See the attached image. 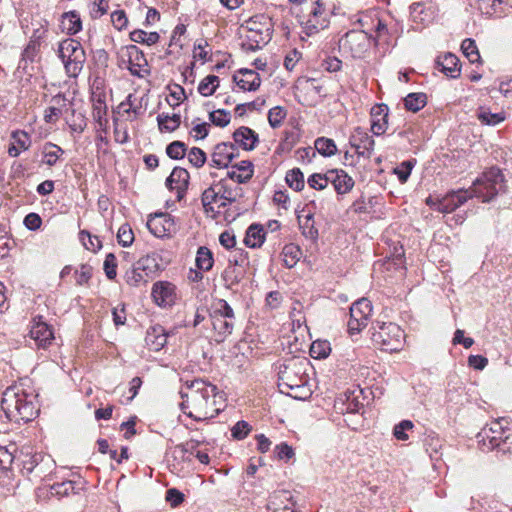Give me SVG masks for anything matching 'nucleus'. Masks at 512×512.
<instances>
[{
    "mask_svg": "<svg viewBox=\"0 0 512 512\" xmlns=\"http://www.w3.org/2000/svg\"><path fill=\"white\" fill-rule=\"evenodd\" d=\"M55 466L54 460L49 455L43 454V461H39L34 471V476L40 479L46 477Z\"/></svg>",
    "mask_w": 512,
    "mask_h": 512,
    "instance_id": "56",
    "label": "nucleus"
},
{
    "mask_svg": "<svg viewBox=\"0 0 512 512\" xmlns=\"http://www.w3.org/2000/svg\"><path fill=\"white\" fill-rule=\"evenodd\" d=\"M145 342L150 350H161L167 343V334L165 329L160 325L149 328L145 337Z\"/></svg>",
    "mask_w": 512,
    "mask_h": 512,
    "instance_id": "27",
    "label": "nucleus"
},
{
    "mask_svg": "<svg viewBox=\"0 0 512 512\" xmlns=\"http://www.w3.org/2000/svg\"><path fill=\"white\" fill-rule=\"evenodd\" d=\"M504 188V176L500 169L492 167L477 178L468 192L473 193V197L480 198L483 202H490Z\"/></svg>",
    "mask_w": 512,
    "mask_h": 512,
    "instance_id": "6",
    "label": "nucleus"
},
{
    "mask_svg": "<svg viewBox=\"0 0 512 512\" xmlns=\"http://www.w3.org/2000/svg\"><path fill=\"white\" fill-rule=\"evenodd\" d=\"M315 149L324 157H331L336 154L337 146L334 140L326 137H319L314 143Z\"/></svg>",
    "mask_w": 512,
    "mask_h": 512,
    "instance_id": "44",
    "label": "nucleus"
},
{
    "mask_svg": "<svg viewBox=\"0 0 512 512\" xmlns=\"http://www.w3.org/2000/svg\"><path fill=\"white\" fill-rule=\"evenodd\" d=\"M238 156V148L233 143H219L211 156L214 167L226 168Z\"/></svg>",
    "mask_w": 512,
    "mask_h": 512,
    "instance_id": "16",
    "label": "nucleus"
},
{
    "mask_svg": "<svg viewBox=\"0 0 512 512\" xmlns=\"http://www.w3.org/2000/svg\"><path fill=\"white\" fill-rule=\"evenodd\" d=\"M147 227L158 238L170 236L177 230L174 218L168 213H158L151 216L147 221Z\"/></svg>",
    "mask_w": 512,
    "mask_h": 512,
    "instance_id": "13",
    "label": "nucleus"
},
{
    "mask_svg": "<svg viewBox=\"0 0 512 512\" xmlns=\"http://www.w3.org/2000/svg\"><path fill=\"white\" fill-rule=\"evenodd\" d=\"M212 321L213 329L219 336L225 339L231 335L234 329L235 318H221L217 316H210Z\"/></svg>",
    "mask_w": 512,
    "mask_h": 512,
    "instance_id": "37",
    "label": "nucleus"
},
{
    "mask_svg": "<svg viewBox=\"0 0 512 512\" xmlns=\"http://www.w3.org/2000/svg\"><path fill=\"white\" fill-rule=\"evenodd\" d=\"M471 198H473V193L468 192L467 189L450 191L435 202V210L444 214L451 213Z\"/></svg>",
    "mask_w": 512,
    "mask_h": 512,
    "instance_id": "11",
    "label": "nucleus"
},
{
    "mask_svg": "<svg viewBox=\"0 0 512 512\" xmlns=\"http://www.w3.org/2000/svg\"><path fill=\"white\" fill-rule=\"evenodd\" d=\"M188 160L194 167L200 168L206 162V154L202 149L193 147L188 153Z\"/></svg>",
    "mask_w": 512,
    "mask_h": 512,
    "instance_id": "64",
    "label": "nucleus"
},
{
    "mask_svg": "<svg viewBox=\"0 0 512 512\" xmlns=\"http://www.w3.org/2000/svg\"><path fill=\"white\" fill-rule=\"evenodd\" d=\"M210 316H217L221 318H235L233 308L224 299H219L210 313Z\"/></svg>",
    "mask_w": 512,
    "mask_h": 512,
    "instance_id": "51",
    "label": "nucleus"
},
{
    "mask_svg": "<svg viewBox=\"0 0 512 512\" xmlns=\"http://www.w3.org/2000/svg\"><path fill=\"white\" fill-rule=\"evenodd\" d=\"M349 142L359 156L371 157L375 141L363 128L356 127L350 136Z\"/></svg>",
    "mask_w": 512,
    "mask_h": 512,
    "instance_id": "14",
    "label": "nucleus"
},
{
    "mask_svg": "<svg viewBox=\"0 0 512 512\" xmlns=\"http://www.w3.org/2000/svg\"><path fill=\"white\" fill-rule=\"evenodd\" d=\"M151 295L158 306H171L175 302V286L167 281L156 282L153 284Z\"/></svg>",
    "mask_w": 512,
    "mask_h": 512,
    "instance_id": "18",
    "label": "nucleus"
},
{
    "mask_svg": "<svg viewBox=\"0 0 512 512\" xmlns=\"http://www.w3.org/2000/svg\"><path fill=\"white\" fill-rule=\"evenodd\" d=\"M300 228L305 238L310 240H316L318 238V230L314 226V220L311 214L307 215L304 221H300Z\"/></svg>",
    "mask_w": 512,
    "mask_h": 512,
    "instance_id": "57",
    "label": "nucleus"
},
{
    "mask_svg": "<svg viewBox=\"0 0 512 512\" xmlns=\"http://www.w3.org/2000/svg\"><path fill=\"white\" fill-rule=\"evenodd\" d=\"M40 51V45L29 41L27 46L22 52V57L19 62V68L27 70L28 65L32 64Z\"/></svg>",
    "mask_w": 512,
    "mask_h": 512,
    "instance_id": "42",
    "label": "nucleus"
},
{
    "mask_svg": "<svg viewBox=\"0 0 512 512\" xmlns=\"http://www.w3.org/2000/svg\"><path fill=\"white\" fill-rule=\"evenodd\" d=\"M461 49L471 63H476L480 60V54L473 39L467 38L463 40Z\"/></svg>",
    "mask_w": 512,
    "mask_h": 512,
    "instance_id": "52",
    "label": "nucleus"
},
{
    "mask_svg": "<svg viewBox=\"0 0 512 512\" xmlns=\"http://www.w3.org/2000/svg\"><path fill=\"white\" fill-rule=\"evenodd\" d=\"M340 43L344 49L351 52L353 57H361L369 47V35L363 30H350Z\"/></svg>",
    "mask_w": 512,
    "mask_h": 512,
    "instance_id": "12",
    "label": "nucleus"
},
{
    "mask_svg": "<svg viewBox=\"0 0 512 512\" xmlns=\"http://www.w3.org/2000/svg\"><path fill=\"white\" fill-rule=\"evenodd\" d=\"M404 106L408 111L418 112L425 107L427 97L424 93H410L404 98Z\"/></svg>",
    "mask_w": 512,
    "mask_h": 512,
    "instance_id": "40",
    "label": "nucleus"
},
{
    "mask_svg": "<svg viewBox=\"0 0 512 512\" xmlns=\"http://www.w3.org/2000/svg\"><path fill=\"white\" fill-rule=\"evenodd\" d=\"M265 239V232L262 226L258 224H252L248 227L244 238V243L250 248L260 247Z\"/></svg>",
    "mask_w": 512,
    "mask_h": 512,
    "instance_id": "34",
    "label": "nucleus"
},
{
    "mask_svg": "<svg viewBox=\"0 0 512 512\" xmlns=\"http://www.w3.org/2000/svg\"><path fill=\"white\" fill-rule=\"evenodd\" d=\"M253 174V163L249 160H243L232 165L231 170L227 172V177L241 184L248 182L253 177Z\"/></svg>",
    "mask_w": 512,
    "mask_h": 512,
    "instance_id": "25",
    "label": "nucleus"
},
{
    "mask_svg": "<svg viewBox=\"0 0 512 512\" xmlns=\"http://www.w3.org/2000/svg\"><path fill=\"white\" fill-rule=\"evenodd\" d=\"M286 115V109L281 106L271 108L268 112V122L270 126L274 129L280 127Z\"/></svg>",
    "mask_w": 512,
    "mask_h": 512,
    "instance_id": "55",
    "label": "nucleus"
},
{
    "mask_svg": "<svg viewBox=\"0 0 512 512\" xmlns=\"http://www.w3.org/2000/svg\"><path fill=\"white\" fill-rule=\"evenodd\" d=\"M144 98L138 99L134 94H129L124 101L118 105V109L126 114H133L131 120L136 119L143 113V102Z\"/></svg>",
    "mask_w": 512,
    "mask_h": 512,
    "instance_id": "31",
    "label": "nucleus"
},
{
    "mask_svg": "<svg viewBox=\"0 0 512 512\" xmlns=\"http://www.w3.org/2000/svg\"><path fill=\"white\" fill-rule=\"evenodd\" d=\"M106 115H107L106 103L101 98H98L93 103L92 116L100 128L105 127L106 124L108 123Z\"/></svg>",
    "mask_w": 512,
    "mask_h": 512,
    "instance_id": "46",
    "label": "nucleus"
},
{
    "mask_svg": "<svg viewBox=\"0 0 512 512\" xmlns=\"http://www.w3.org/2000/svg\"><path fill=\"white\" fill-rule=\"evenodd\" d=\"M131 41L135 43L146 44L148 46L158 42L159 34L157 32H146L141 29H136L130 33Z\"/></svg>",
    "mask_w": 512,
    "mask_h": 512,
    "instance_id": "45",
    "label": "nucleus"
},
{
    "mask_svg": "<svg viewBox=\"0 0 512 512\" xmlns=\"http://www.w3.org/2000/svg\"><path fill=\"white\" fill-rule=\"evenodd\" d=\"M302 32L312 36L326 29L330 24V12L322 0H313L302 7L298 15Z\"/></svg>",
    "mask_w": 512,
    "mask_h": 512,
    "instance_id": "4",
    "label": "nucleus"
},
{
    "mask_svg": "<svg viewBox=\"0 0 512 512\" xmlns=\"http://www.w3.org/2000/svg\"><path fill=\"white\" fill-rule=\"evenodd\" d=\"M246 28L247 35L241 44L245 51H256L271 40V19L264 14L251 17L246 22Z\"/></svg>",
    "mask_w": 512,
    "mask_h": 512,
    "instance_id": "5",
    "label": "nucleus"
},
{
    "mask_svg": "<svg viewBox=\"0 0 512 512\" xmlns=\"http://www.w3.org/2000/svg\"><path fill=\"white\" fill-rule=\"evenodd\" d=\"M188 392L180 391L183 401L180 408L187 416L194 418L196 421H202L212 416L214 409L215 397L218 389L215 385L208 383L202 379H195L187 384Z\"/></svg>",
    "mask_w": 512,
    "mask_h": 512,
    "instance_id": "1",
    "label": "nucleus"
},
{
    "mask_svg": "<svg viewBox=\"0 0 512 512\" xmlns=\"http://www.w3.org/2000/svg\"><path fill=\"white\" fill-rule=\"evenodd\" d=\"M372 310V303L367 298L358 299L352 304L347 324L350 334L358 333L367 326Z\"/></svg>",
    "mask_w": 512,
    "mask_h": 512,
    "instance_id": "9",
    "label": "nucleus"
},
{
    "mask_svg": "<svg viewBox=\"0 0 512 512\" xmlns=\"http://www.w3.org/2000/svg\"><path fill=\"white\" fill-rule=\"evenodd\" d=\"M219 77L216 75L206 76L198 85V92L202 96H211L219 86Z\"/></svg>",
    "mask_w": 512,
    "mask_h": 512,
    "instance_id": "49",
    "label": "nucleus"
},
{
    "mask_svg": "<svg viewBox=\"0 0 512 512\" xmlns=\"http://www.w3.org/2000/svg\"><path fill=\"white\" fill-rule=\"evenodd\" d=\"M477 118L483 125L496 126L506 119V115L504 112L492 113L488 109L480 108Z\"/></svg>",
    "mask_w": 512,
    "mask_h": 512,
    "instance_id": "39",
    "label": "nucleus"
},
{
    "mask_svg": "<svg viewBox=\"0 0 512 512\" xmlns=\"http://www.w3.org/2000/svg\"><path fill=\"white\" fill-rule=\"evenodd\" d=\"M371 340L373 344L386 352H397L402 349L404 341V332L401 327L395 323H382L378 328H373Z\"/></svg>",
    "mask_w": 512,
    "mask_h": 512,
    "instance_id": "8",
    "label": "nucleus"
},
{
    "mask_svg": "<svg viewBox=\"0 0 512 512\" xmlns=\"http://www.w3.org/2000/svg\"><path fill=\"white\" fill-rule=\"evenodd\" d=\"M307 183L310 188L315 190H323L327 187L328 181V171L325 174L314 173L309 176Z\"/></svg>",
    "mask_w": 512,
    "mask_h": 512,
    "instance_id": "60",
    "label": "nucleus"
},
{
    "mask_svg": "<svg viewBox=\"0 0 512 512\" xmlns=\"http://www.w3.org/2000/svg\"><path fill=\"white\" fill-rule=\"evenodd\" d=\"M295 505L291 492L280 490L269 497L267 508L271 512H294Z\"/></svg>",
    "mask_w": 512,
    "mask_h": 512,
    "instance_id": "19",
    "label": "nucleus"
},
{
    "mask_svg": "<svg viewBox=\"0 0 512 512\" xmlns=\"http://www.w3.org/2000/svg\"><path fill=\"white\" fill-rule=\"evenodd\" d=\"M302 251L299 246L294 244L285 245L283 248L284 265L288 268H292L296 265L301 257Z\"/></svg>",
    "mask_w": 512,
    "mask_h": 512,
    "instance_id": "47",
    "label": "nucleus"
},
{
    "mask_svg": "<svg viewBox=\"0 0 512 512\" xmlns=\"http://www.w3.org/2000/svg\"><path fill=\"white\" fill-rule=\"evenodd\" d=\"M125 281L129 286L139 287L145 285L149 281V277L144 275L142 270L137 269V264L125 273Z\"/></svg>",
    "mask_w": 512,
    "mask_h": 512,
    "instance_id": "43",
    "label": "nucleus"
},
{
    "mask_svg": "<svg viewBox=\"0 0 512 512\" xmlns=\"http://www.w3.org/2000/svg\"><path fill=\"white\" fill-rule=\"evenodd\" d=\"M58 56L69 77H77L86 61V53L82 45L74 39H66L59 43Z\"/></svg>",
    "mask_w": 512,
    "mask_h": 512,
    "instance_id": "7",
    "label": "nucleus"
},
{
    "mask_svg": "<svg viewBox=\"0 0 512 512\" xmlns=\"http://www.w3.org/2000/svg\"><path fill=\"white\" fill-rule=\"evenodd\" d=\"M233 80L243 91H256L261 84L259 74L247 68H241L233 75Z\"/></svg>",
    "mask_w": 512,
    "mask_h": 512,
    "instance_id": "21",
    "label": "nucleus"
},
{
    "mask_svg": "<svg viewBox=\"0 0 512 512\" xmlns=\"http://www.w3.org/2000/svg\"><path fill=\"white\" fill-rule=\"evenodd\" d=\"M63 26L67 30V33L74 35L82 29V23L80 16L75 11H70L63 14Z\"/></svg>",
    "mask_w": 512,
    "mask_h": 512,
    "instance_id": "41",
    "label": "nucleus"
},
{
    "mask_svg": "<svg viewBox=\"0 0 512 512\" xmlns=\"http://www.w3.org/2000/svg\"><path fill=\"white\" fill-rule=\"evenodd\" d=\"M195 262L198 269L203 271L211 270L214 264L211 250L205 246L199 247L197 250Z\"/></svg>",
    "mask_w": 512,
    "mask_h": 512,
    "instance_id": "38",
    "label": "nucleus"
},
{
    "mask_svg": "<svg viewBox=\"0 0 512 512\" xmlns=\"http://www.w3.org/2000/svg\"><path fill=\"white\" fill-rule=\"evenodd\" d=\"M43 461V454L42 453H34L32 455H26L25 459H23V473L26 475L33 474L35 471V468L38 465V462Z\"/></svg>",
    "mask_w": 512,
    "mask_h": 512,
    "instance_id": "59",
    "label": "nucleus"
},
{
    "mask_svg": "<svg viewBox=\"0 0 512 512\" xmlns=\"http://www.w3.org/2000/svg\"><path fill=\"white\" fill-rule=\"evenodd\" d=\"M158 128L160 132H173L177 130L181 124V116L179 114L161 113L157 116Z\"/></svg>",
    "mask_w": 512,
    "mask_h": 512,
    "instance_id": "36",
    "label": "nucleus"
},
{
    "mask_svg": "<svg viewBox=\"0 0 512 512\" xmlns=\"http://www.w3.org/2000/svg\"><path fill=\"white\" fill-rule=\"evenodd\" d=\"M118 243L123 247H129L134 241V234L129 224H123L118 229Z\"/></svg>",
    "mask_w": 512,
    "mask_h": 512,
    "instance_id": "58",
    "label": "nucleus"
},
{
    "mask_svg": "<svg viewBox=\"0 0 512 512\" xmlns=\"http://www.w3.org/2000/svg\"><path fill=\"white\" fill-rule=\"evenodd\" d=\"M251 431V426L248 422L241 420L238 421L231 429V434L234 439L242 440L248 436Z\"/></svg>",
    "mask_w": 512,
    "mask_h": 512,
    "instance_id": "63",
    "label": "nucleus"
},
{
    "mask_svg": "<svg viewBox=\"0 0 512 512\" xmlns=\"http://www.w3.org/2000/svg\"><path fill=\"white\" fill-rule=\"evenodd\" d=\"M187 147L182 141H173L166 147V154L169 158L174 160H180L184 158Z\"/></svg>",
    "mask_w": 512,
    "mask_h": 512,
    "instance_id": "53",
    "label": "nucleus"
},
{
    "mask_svg": "<svg viewBox=\"0 0 512 512\" xmlns=\"http://www.w3.org/2000/svg\"><path fill=\"white\" fill-rule=\"evenodd\" d=\"M30 336L39 347H47L54 339L52 328L42 320L41 316L35 317L30 328Z\"/></svg>",
    "mask_w": 512,
    "mask_h": 512,
    "instance_id": "17",
    "label": "nucleus"
},
{
    "mask_svg": "<svg viewBox=\"0 0 512 512\" xmlns=\"http://www.w3.org/2000/svg\"><path fill=\"white\" fill-rule=\"evenodd\" d=\"M189 179V172L182 167H175L172 170L169 177L166 179V187L170 191L176 192V197L178 201H180L184 197L188 189Z\"/></svg>",
    "mask_w": 512,
    "mask_h": 512,
    "instance_id": "15",
    "label": "nucleus"
},
{
    "mask_svg": "<svg viewBox=\"0 0 512 512\" xmlns=\"http://www.w3.org/2000/svg\"><path fill=\"white\" fill-rule=\"evenodd\" d=\"M10 138L12 142L8 147L7 153L13 158L18 157L21 152L27 151L32 145L31 136L25 130L18 129L12 131Z\"/></svg>",
    "mask_w": 512,
    "mask_h": 512,
    "instance_id": "22",
    "label": "nucleus"
},
{
    "mask_svg": "<svg viewBox=\"0 0 512 512\" xmlns=\"http://www.w3.org/2000/svg\"><path fill=\"white\" fill-rule=\"evenodd\" d=\"M63 154L64 150L60 146L51 142H46L43 146L42 151V163L49 167H52L57 163V161Z\"/></svg>",
    "mask_w": 512,
    "mask_h": 512,
    "instance_id": "35",
    "label": "nucleus"
},
{
    "mask_svg": "<svg viewBox=\"0 0 512 512\" xmlns=\"http://www.w3.org/2000/svg\"><path fill=\"white\" fill-rule=\"evenodd\" d=\"M229 262L230 264L225 268V270L222 273V279L224 281L225 287L227 289H232L241 281L243 273L241 269L238 267V260H235L234 264H232L231 260Z\"/></svg>",
    "mask_w": 512,
    "mask_h": 512,
    "instance_id": "33",
    "label": "nucleus"
},
{
    "mask_svg": "<svg viewBox=\"0 0 512 512\" xmlns=\"http://www.w3.org/2000/svg\"><path fill=\"white\" fill-rule=\"evenodd\" d=\"M213 185L217 191L220 192V200H223L218 205V209L227 207L229 204L235 202L241 195V188L231 187L224 180H221Z\"/></svg>",
    "mask_w": 512,
    "mask_h": 512,
    "instance_id": "29",
    "label": "nucleus"
},
{
    "mask_svg": "<svg viewBox=\"0 0 512 512\" xmlns=\"http://www.w3.org/2000/svg\"><path fill=\"white\" fill-rule=\"evenodd\" d=\"M331 352L330 343L326 340H316L311 344L310 355L315 359L328 357Z\"/></svg>",
    "mask_w": 512,
    "mask_h": 512,
    "instance_id": "50",
    "label": "nucleus"
},
{
    "mask_svg": "<svg viewBox=\"0 0 512 512\" xmlns=\"http://www.w3.org/2000/svg\"><path fill=\"white\" fill-rule=\"evenodd\" d=\"M436 65L441 72L452 79H456L460 76V60L452 53L439 56L436 60Z\"/></svg>",
    "mask_w": 512,
    "mask_h": 512,
    "instance_id": "24",
    "label": "nucleus"
},
{
    "mask_svg": "<svg viewBox=\"0 0 512 512\" xmlns=\"http://www.w3.org/2000/svg\"><path fill=\"white\" fill-rule=\"evenodd\" d=\"M279 381V387H286L288 390L297 385H302V383H308L305 363L299 361L286 365L279 373Z\"/></svg>",
    "mask_w": 512,
    "mask_h": 512,
    "instance_id": "10",
    "label": "nucleus"
},
{
    "mask_svg": "<svg viewBox=\"0 0 512 512\" xmlns=\"http://www.w3.org/2000/svg\"><path fill=\"white\" fill-rule=\"evenodd\" d=\"M137 269L142 270L144 275L149 279L154 278L160 270L159 257L156 254L146 255L140 258L137 262Z\"/></svg>",
    "mask_w": 512,
    "mask_h": 512,
    "instance_id": "32",
    "label": "nucleus"
},
{
    "mask_svg": "<svg viewBox=\"0 0 512 512\" xmlns=\"http://www.w3.org/2000/svg\"><path fill=\"white\" fill-rule=\"evenodd\" d=\"M209 120L218 127H226L231 120V114L225 109H217L209 113Z\"/></svg>",
    "mask_w": 512,
    "mask_h": 512,
    "instance_id": "54",
    "label": "nucleus"
},
{
    "mask_svg": "<svg viewBox=\"0 0 512 512\" xmlns=\"http://www.w3.org/2000/svg\"><path fill=\"white\" fill-rule=\"evenodd\" d=\"M415 162H416L415 160L403 161L400 164V166H398L394 170V173L397 175V177L401 183H405L408 180V178L411 174V171L414 167Z\"/></svg>",
    "mask_w": 512,
    "mask_h": 512,
    "instance_id": "62",
    "label": "nucleus"
},
{
    "mask_svg": "<svg viewBox=\"0 0 512 512\" xmlns=\"http://www.w3.org/2000/svg\"><path fill=\"white\" fill-rule=\"evenodd\" d=\"M371 131L374 135L379 136L388 129L389 107L384 104H375L371 108Z\"/></svg>",
    "mask_w": 512,
    "mask_h": 512,
    "instance_id": "20",
    "label": "nucleus"
},
{
    "mask_svg": "<svg viewBox=\"0 0 512 512\" xmlns=\"http://www.w3.org/2000/svg\"><path fill=\"white\" fill-rule=\"evenodd\" d=\"M80 239L86 249L97 251L101 248V241L97 236L91 235L88 231L82 230L80 232Z\"/></svg>",
    "mask_w": 512,
    "mask_h": 512,
    "instance_id": "61",
    "label": "nucleus"
},
{
    "mask_svg": "<svg viewBox=\"0 0 512 512\" xmlns=\"http://www.w3.org/2000/svg\"><path fill=\"white\" fill-rule=\"evenodd\" d=\"M222 201L223 200H220V192L217 191L214 185H211L202 193L201 202L207 214L211 213L215 216L216 213H219L220 209H218V205Z\"/></svg>",
    "mask_w": 512,
    "mask_h": 512,
    "instance_id": "28",
    "label": "nucleus"
},
{
    "mask_svg": "<svg viewBox=\"0 0 512 512\" xmlns=\"http://www.w3.org/2000/svg\"><path fill=\"white\" fill-rule=\"evenodd\" d=\"M233 139L244 150H253L258 142V134L249 127L241 126L233 133Z\"/></svg>",
    "mask_w": 512,
    "mask_h": 512,
    "instance_id": "26",
    "label": "nucleus"
},
{
    "mask_svg": "<svg viewBox=\"0 0 512 512\" xmlns=\"http://www.w3.org/2000/svg\"><path fill=\"white\" fill-rule=\"evenodd\" d=\"M288 186L295 191H301L304 188V175L299 168H293L286 173L285 177Z\"/></svg>",
    "mask_w": 512,
    "mask_h": 512,
    "instance_id": "48",
    "label": "nucleus"
},
{
    "mask_svg": "<svg viewBox=\"0 0 512 512\" xmlns=\"http://www.w3.org/2000/svg\"><path fill=\"white\" fill-rule=\"evenodd\" d=\"M328 181L334 186L335 191L340 195L350 192L355 184L353 178L342 169L329 170Z\"/></svg>",
    "mask_w": 512,
    "mask_h": 512,
    "instance_id": "23",
    "label": "nucleus"
},
{
    "mask_svg": "<svg viewBox=\"0 0 512 512\" xmlns=\"http://www.w3.org/2000/svg\"><path fill=\"white\" fill-rule=\"evenodd\" d=\"M125 56L128 57L130 72L140 76L138 68L147 64L143 52L136 45H128L125 47Z\"/></svg>",
    "mask_w": 512,
    "mask_h": 512,
    "instance_id": "30",
    "label": "nucleus"
},
{
    "mask_svg": "<svg viewBox=\"0 0 512 512\" xmlns=\"http://www.w3.org/2000/svg\"><path fill=\"white\" fill-rule=\"evenodd\" d=\"M1 408L10 421H32L38 414L37 395L22 385L8 387L2 396Z\"/></svg>",
    "mask_w": 512,
    "mask_h": 512,
    "instance_id": "2",
    "label": "nucleus"
},
{
    "mask_svg": "<svg viewBox=\"0 0 512 512\" xmlns=\"http://www.w3.org/2000/svg\"><path fill=\"white\" fill-rule=\"evenodd\" d=\"M476 437L482 451L512 453V422L506 417L492 421L483 427Z\"/></svg>",
    "mask_w": 512,
    "mask_h": 512,
    "instance_id": "3",
    "label": "nucleus"
}]
</instances>
